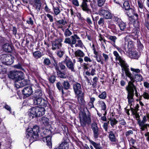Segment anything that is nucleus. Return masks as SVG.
<instances>
[{
	"instance_id": "72a5a7b5",
	"label": "nucleus",
	"mask_w": 149,
	"mask_h": 149,
	"mask_svg": "<svg viewBox=\"0 0 149 149\" xmlns=\"http://www.w3.org/2000/svg\"><path fill=\"white\" fill-rule=\"evenodd\" d=\"M117 39V38L116 36H112V42H113V43L112 44V45L114 47H115L118 50V51L119 52H121V49L119 48V47H117L116 46L115 44V42H116V40Z\"/></svg>"
},
{
	"instance_id": "4c0bfd02",
	"label": "nucleus",
	"mask_w": 149,
	"mask_h": 149,
	"mask_svg": "<svg viewBox=\"0 0 149 149\" xmlns=\"http://www.w3.org/2000/svg\"><path fill=\"white\" fill-rule=\"evenodd\" d=\"M123 8L125 10H128L130 8V4L128 1H126L124 2L123 4Z\"/></svg>"
},
{
	"instance_id": "603ef678",
	"label": "nucleus",
	"mask_w": 149,
	"mask_h": 149,
	"mask_svg": "<svg viewBox=\"0 0 149 149\" xmlns=\"http://www.w3.org/2000/svg\"><path fill=\"white\" fill-rule=\"evenodd\" d=\"M106 0H98L97 1L98 6L99 7H101L104 3Z\"/></svg>"
},
{
	"instance_id": "f257e3e1",
	"label": "nucleus",
	"mask_w": 149,
	"mask_h": 149,
	"mask_svg": "<svg viewBox=\"0 0 149 149\" xmlns=\"http://www.w3.org/2000/svg\"><path fill=\"white\" fill-rule=\"evenodd\" d=\"M114 55L116 57L115 59L116 60H118L119 62L118 64L122 68V70H124L126 75L129 77L131 81H132V80H133L134 83V81H141L143 79L142 76L140 74H135L134 76L132 75L130 72L128 66L126 62L120 56L119 54L116 51H114L113 52Z\"/></svg>"
},
{
	"instance_id": "7c9ffc66",
	"label": "nucleus",
	"mask_w": 149,
	"mask_h": 149,
	"mask_svg": "<svg viewBox=\"0 0 149 149\" xmlns=\"http://www.w3.org/2000/svg\"><path fill=\"white\" fill-rule=\"evenodd\" d=\"M33 54V56L36 59L40 58L42 56L41 53L38 51L34 52Z\"/></svg>"
},
{
	"instance_id": "423d86ee",
	"label": "nucleus",
	"mask_w": 149,
	"mask_h": 149,
	"mask_svg": "<svg viewBox=\"0 0 149 149\" xmlns=\"http://www.w3.org/2000/svg\"><path fill=\"white\" fill-rule=\"evenodd\" d=\"M33 103L35 105H40L45 107H47V102L41 97H34L33 98Z\"/></svg>"
},
{
	"instance_id": "393cba45",
	"label": "nucleus",
	"mask_w": 149,
	"mask_h": 149,
	"mask_svg": "<svg viewBox=\"0 0 149 149\" xmlns=\"http://www.w3.org/2000/svg\"><path fill=\"white\" fill-rule=\"evenodd\" d=\"M126 13L129 17H131L134 14V10L132 8H130L128 10H126Z\"/></svg>"
},
{
	"instance_id": "49530a36",
	"label": "nucleus",
	"mask_w": 149,
	"mask_h": 149,
	"mask_svg": "<svg viewBox=\"0 0 149 149\" xmlns=\"http://www.w3.org/2000/svg\"><path fill=\"white\" fill-rule=\"evenodd\" d=\"M98 24L100 26H103L104 25V19L103 18H100L98 22Z\"/></svg>"
},
{
	"instance_id": "cd10ccee",
	"label": "nucleus",
	"mask_w": 149,
	"mask_h": 149,
	"mask_svg": "<svg viewBox=\"0 0 149 149\" xmlns=\"http://www.w3.org/2000/svg\"><path fill=\"white\" fill-rule=\"evenodd\" d=\"M57 74L58 77L65 79L67 78V75L64 73L62 72L61 70L57 72Z\"/></svg>"
},
{
	"instance_id": "79ce46f5",
	"label": "nucleus",
	"mask_w": 149,
	"mask_h": 149,
	"mask_svg": "<svg viewBox=\"0 0 149 149\" xmlns=\"http://www.w3.org/2000/svg\"><path fill=\"white\" fill-rule=\"evenodd\" d=\"M65 36L66 37L72 35V32L70 31L68 28L67 29L64 33Z\"/></svg>"
},
{
	"instance_id": "bb28decb",
	"label": "nucleus",
	"mask_w": 149,
	"mask_h": 149,
	"mask_svg": "<svg viewBox=\"0 0 149 149\" xmlns=\"http://www.w3.org/2000/svg\"><path fill=\"white\" fill-rule=\"evenodd\" d=\"M90 142L96 149H103L100 143H96L92 140H90Z\"/></svg>"
},
{
	"instance_id": "ea45409f",
	"label": "nucleus",
	"mask_w": 149,
	"mask_h": 149,
	"mask_svg": "<svg viewBox=\"0 0 149 149\" xmlns=\"http://www.w3.org/2000/svg\"><path fill=\"white\" fill-rule=\"evenodd\" d=\"M43 63L44 65H49L51 63V62L49 58H46L43 60Z\"/></svg>"
},
{
	"instance_id": "39448f33",
	"label": "nucleus",
	"mask_w": 149,
	"mask_h": 149,
	"mask_svg": "<svg viewBox=\"0 0 149 149\" xmlns=\"http://www.w3.org/2000/svg\"><path fill=\"white\" fill-rule=\"evenodd\" d=\"M14 58L10 54H4L1 57L2 63L6 65H11L14 62Z\"/></svg>"
},
{
	"instance_id": "774afa93",
	"label": "nucleus",
	"mask_w": 149,
	"mask_h": 149,
	"mask_svg": "<svg viewBox=\"0 0 149 149\" xmlns=\"http://www.w3.org/2000/svg\"><path fill=\"white\" fill-rule=\"evenodd\" d=\"M143 96L144 98L149 100V95L148 93L146 92H144L143 93Z\"/></svg>"
},
{
	"instance_id": "c03bdc74",
	"label": "nucleus",
	"mask_w": 149,
	"mask_h": 149,
	"mask_svg": "<svg viewBox=\"0 0 149 149\" xmlns=\"http://www.w3.org/2000/svg\"><path fill=\"white\" fill-rule=\"evenodd\" d=\"M64 62H65L64 61H62L61 62L59 63H58V65L60 67L61 70H62L67 69L65 66L63 64V63Z\"/></svg>"
},
{
	"instance_id": "e2e57ef3",
	"label": "nucleus",
	"mask_w": 149,
	"mask_h": 149,
	"mask_svg": "<svg viewBox=\"0 0 149 149\" xmlns=\"http://www.w3.org/2000/svg\"><path fill=\"white\" fill-rule=\"evenodd\" d=\"M107 10H104L101 9L99 11V14L100 15H103L104 16Z\"/></svg>"
},
{
	"instance_id": "c9c22d12",
	"label": "nucleus",
	"mask_w": 149,
	"mask_h": 149,
	"mask_svg": "<svg viewBox=\"0 0 149 149\" xmlns=\"http://www.w3.org/2000/svg\"><path fill=\"white\" fill-rule=\"evenodd\" d=\"M118 24L120 28V29L123 31L126 28V25L125 23L121 21Z\"/></svg>"
},
{
	"instance_id": "c756f323",
	"label": "nucleus",
	"mask_w": 149,
	"mask_h": 149,
	"mask_svg": "<svg viewBox=\"0 0 149 149\" xmlns=\"http://www.w3.org/2000/svg\"><path fill=\"white\" fill-rule=\"evenodd\" d=\"M63 85V88L65 90H68L70 87V84L68 81H64Z\"/></svg>"
},
{
	"instance_id": "dca6fc26",
	"label": "nucleus",
	"mask_w": 149,
	"mask_h": 149,
	"mask_svg": "<svg viewBox=\"0 0 149 149\" xmlns=\"http://www.w3.org/2000/svg\"><path fill=\"white\" fill-rule=\"evenodd\" d=\"M53 50H55L57 49H59L61 47V43L58 40H55L52 43Z\"/></svg>"
},
{
	"instance_id": "9b49d317",
	"label": "nucleus",
	"mask_w": 149,
	"mask_h": 149,
	"mask_svg": "<svg viewBox=\"0 0 149 149\" xmlns=\"http://www.w3.org/2000/svg\"><path fill=\"white\" fill-rule=\"evenodd\" d=\"M82 1L81 4L80 6L82 10L88 14L91 13V10L89 8L87 3L88 0H82Z\"/></svg>"
},
{
	"instance_id": "c85d7f7f",
	"label": "nucleus",
	"mask_w": 149,
	"mask_h": 149,
	"mask_svg": "<svg viewBox=\"0 0 149 149\" xmlns=\"http://www.w3.org/2000/svg\"><path fill=\"white\" fill-rule=\"evenodd\" d=\"M17 80H22L24 79V73L19 71H17Z\"/></svg>"
},
{
	"instance_id": "b1692460",
	"label": "nucleus",
	"mask_w": 149,
	"mask_h": 149,
	"mask_svg": "<svg viewBox=\"0 0 149 149\" xmlns=\"http://www.w3.org/2000/svg\"><path fill=\"white\" fill-rule=\"evenodd\" d=\"M77 100L79 104L83 106H84L86 104V102L83 98L84 97H81L80 95H78Z\"/></svg>"
},
{
	"instance_id": "473e14b6",
	"label": "nucleus",
	"mask_w": 149,
	"mask_h": 149,
	"mask_svg": "<svg viewBox=\"0 0 149 149\" xmlns=\"http://www.w3.org/2000/svg\"><path fill=\"white\" fill-rule=\"evenodd\" d=\"M138 3L139 7L140 8L139 9V11L140 12H142L144 10V7L142 3L139 1H138Z\"/></svg>"
},
{
	"instance_id": "5fc2aeb1",
	"label": "nucleus",
	"mask_w": 149,
	"mask_h": 149,
	"mask_svg": "<svg viewBox=\"0 0 149 149\" xmlns=\"http://www.w3.org/2000/svg\"><path fill=\"white\" fill-rule=\"evenodd\" d=\"M89 71H90L91 75L93 76L96 74V70L95 67H92L91 69L89 70Z\"/></svg>"
},
{
	"instance_id": "6ab92c4d",
	"label": "nucleus",
	"mask_w": 149,
	"mask_h": 149,
	"mask_svg": "<svg viewBox=\"0 0 149 149\" xmlns=\"http://www.w3.org/2000/svg\"><path fill=\"white\" fill-rule=\"evenodd\" d=\"M42 140L43 141H46L47 143V145L49 146V147L51 146L52 143L51 141V137L50 136H48L46 137H44L42 138Z\"/></svg>"
},
{
	"instance_id": "7ed1b4c3",
	"label": "nucleus",
	"mask_w": 149,
	"mask_h": 149,
	"mask_svg": "<svg viewBox=\"0 0 149 149\" xmlns=\"http://www.w3.org/2000/svg\"><path fill=\"white\" fill-rule=\"evenodd\" d=\"M39 132V128L38 126L35 125L33 126L32 129H27L26 132V136L28 138H30V140L33 141L38 138V133Z\"/></svg>"
},
{
	"instance_id": "f3484780",
	"label": "nucleus",
	"mask_w": 149,
	"mask_h": 149,
	"mask_svg": "<svg viewBox=\"0 0 149 149\" xmlns=\"http://www.w3.org/2000/svg\"><path fill=\"white\" fill-rule=\"evenodd\" d=\"M3 49L5 52H10L12 51L13 47L11 45L8 43H6L3 45Z\"/></svg>"
},
{
	"instance_id": "58836bf2",
	"label": "nucleus",
	"mask_w": 149,
	"mask_h": 149,
	"mask_svg": "<svg viewBox=\"0 0 149 149\" xmlns=\"http://www.w3.org/2000/svg\"><path fill=\"white\" fill-rule=\"evenodd\" d=\"M53 9L54 14L57 15H58L60 12V11L59 8L57 7H53Z\"/></svg>"
},
{
	"instance_id": "bf43d9fd",
	"label": "nucleus",
	"mask_w": 149,
	"mask_h": 149,
	"mask_svg": "<svg viewBox=\"0 0 149 149\" xmlns=\"http://www.w3.org/2000/svg\"><path fill=\"white\" fill-rule=\"evenodd\" d=\"M57 23L60 24H62L63 25H65L66 24V21L63 19H62L57 21Z\"/></svg>"
},
{
	"instance_id": "69168bd1",
	"label": "nucleus",
	"mask_w": 149,
	"mask_h": 149,
	"mask_svg": "<svg viewBox=\"0 0 149 149\" xmlns=\"http://www.w3.org/2000/svg\"><path fill=\"white\" fill-rule=\"evenodd\" d=\"M56 86L59 90H61L63 88V87L61 86V84L59 82H58L56 83Z\"/></svg>"
},
{
	"instance_id": "f704fd0d",
	"label": "nucleus",
	"mask_w": 149,
	"mask_h": 149,
	"mask_svg": "<svg viewBox=\"0 0 149 149\" xmlns=\"http://www.w3.org/2000/svg\"><path fill=\"white\" fill-rule=\"evenodd\" d=\"M42 95V91L40 90H37L35 91L34 97H41Z\"/></svg>"
},
{
	"instance_id": "680f3d73",
	"label": "nucleus",
	"mask_w": 149,
	"mask_h": 149,
	"mask_svg": "<svg viewBox=\"0 0 149 149\" xmlns=\"http://www.w3.org/2000/svg\"><path fill=\"white\" fill-rule=\"evenodd\" d=\"M118 29L116 28L114 25L112 24V32L114 33H117L118 32Z\"/></svg>"
},
{
	"instance_id": "13d9d810",
	"label": "nucleus",
	"mask_w": 149,
	"mask_h": 149,
	"mask_svg": "<svg viewBox=\"0 0 149 149\" xmlns=\"http://www.w3.org/2000/svg\"><path fill=\"white\" fill-rule=\"evenodd\" d=\"M64 54V52L61 50H59L57 52V54L60 58L62 57Z\"/></svg>"
},
{
	"instance_id": "5701e85b",
	"label": "nucleus",
	"mask_w": 149,
	"mask_h": 149,
	"mask_svg": "<svg viewBox=\"0 0 149 149\" xmlns=\"http://www.w3.org/2000/svg\"><path fill=\"white\" fill-rule=\"evenodd\" d=\"M40 121L45 125L46 126H49V120L47 117H42Z\"/></svg>"
},
{
	"instance_id": "6e6d98bb",
	"label": "nucleus",
	"mask_w": 149,
	"mask_h": 149,
	"mask_svg": "<svg viewBox=\"0 0 149 149\" xmlns=\"http://www.w3.org/2000/svg\"><path fill=\"white\" fill-rule=\"evenodd\" d=\"M137 46L138 48L140 50H141L143 48V45L141 43L139 40H137Z\"/></svg>"
},
{
	"instance_id": "0e129e2a",
	"label": "nucleus",
	"mask_w": 149,
	"mask_h": 149,
	"mask_svg": "<svg viewBox=\"0 0 149 149\" xmlns=\"http://www.w3.org/2000/svg\"><path fill=\"white\" fill-rule=\"evenodd\" d=\"M26 22L28 24L31 25L33 24V21L31 17H29Z\"/></svg>"
},
{
	"instance_id": "37998d69",
	"label": "nucleus",
	"mask_w": 149,
	"mask_h": 149,
	"mask_svg": "<svg viewBox=\"0 0 149 149\" xmlns=\"http://www.w3.org/2000/svg\"><path fill=\"white\" fill-rule=\"evenodd\" d=\"M98 97L102 99H105L107 97V94L105 92H103L101 94H99Z\"/></svg>"
},
{
	"instance_id": "9d476101",
	"label": "nucleus",
	"mask_w": 149,
	"mask_h": 149,
	"mask_svg": "<svg viewBox=\"0 0 149 149\" xmlns=\"http://www.w3.org/2000/svg\"><path fill=\"white\" fill-rule=\"evenodd\" d=\"M22 92L25 98L29 97L33 92L32 86H29L25 87L22 90Z\"/></svg>"
},
{
	"instance_id": "e433bc0d",
	"label": "nucleus",
	"mask_w": 149,
	"mask_h": 149,
	"mask_svg": "<svg viewBox=\"0 0 149 149\" xmlns=\"http://www.w3.org/2000/svg\"><path fill=\"white\" fill-rule=\"evenodd\" d=\"M112 142H114V143H112V145H113V144H114V145H116V147H118V141L116 139V138H115V136L113 134H112Z\"/></svg>"
},
{
	"instance_id": "ddd939ff",
	"label": "nucleus",
	"mask_w": 149,
	"mask_h": 149,
	"mask_svg": "<svg viewBox=\"0 0 149 149\" xmlns=\"http://www.w3.org/2000/svg\"><path fill=\"white\" fill-rule=\"evenodd\" d=\"M29 83V81L27 79L19 80L15 82V86L17 88L23 87Z\"/></svg>"
},
{
	"instance_id": "2f4dec72",
	"label": "nucleus",
	"mask_w": 149,
	"mask_h": 149,
	"mask_svg": "<svg viewBox=\"0 0 149 149\" xmlns=\"http://www.w3.org/2000/svg\"><path fill=\"white\" fill-rule=\"evenodd\" d=\"M95 58L96 61L101 64H103V59L101 55H97L94 56Z\"/></svg>"
},
{
	"instance_id": "a211bd4d",
	"label": "nucleus",
	"mask_w": 149,
	"mask_h": 149,
	"mask_svg": "<svg viewBox=\"0 0 149 149\" xmlns=\"http://www.w3.org/2000/svg\"><path fill=\"white\" fill-rule=\"evenodd\" d=\"M17 71H10L8 77L10 78L13 79L15 82V81H17Z\"/></svg>"
},
{
	"instance_id": "4d7b16f0",
	"label": "nucleus",
	"mask_w": 149,
	"mask_h": 149,
	"mask_svg": "<svg viewBox=\"0 0 149 149\" xmlns=\"http://www.w3.org/2000/svg\"><path fill=\"white\" fill-rule=\"evenodd\" d=\"M100 104L101 105V107L102 109L103 110L105 111L106 109V107L105 103L103 102H100Z\"/></svg>"
},
{
	"instance_id": "f03ea898",
	"label": "nucleus",
	"mask_w": 149,
	"mask_h": 149,
	"mask_svg": "<svg viewBox=\"0 0 149 149\" xmlns=\"http://www.w3.org/2000/svg\"><path fill=\"white\" fill-rule=\"evenodd\" d=\"M132 81H129L127 86L126 87L125 89L128 93L127 99L128 100V104L130 106L132 105V103L134 101L133 97L134 95V91L136 96H138L136 86L134 84L133 80Z\"/></svg>"
},
{
	"instance_id": "0eeeda50",
	"label": "nucleus",
	"mask_w": 149,
	"mask_h": 149,
	"mask_svg": "<svg viewBox=\"0 0 149 149\" xmlns=\"http://www.w3.org/2000/svg\"><path fill=\"white\" fill-rule=\"evenodd\" d=\"M71 40L69 38H66L64 41V42L69 44L72 47H74V45L77 42V39H79L80 38L77 35L75 34L71 36Z\"/></svg>"
},
{
	"instance_id": "864d4df0",
	"label": "nucleus",
	"mask_w": 149,
	"mask_h": 149,
	"mask_svg": "<svg viewBox=\"0 0 149 149\" xmlns=\"http://www.w3.org/2000/svg\"><path fill=\"white\" fill-rule=\"evenodd\" d=\"M134 44V42L132 40L129 41L127 44V47L128 48L130 49L133 46Z\"/></svg>"
},
{
	"instance_id": "052dcab7",
	"label": "nucleus",
	"mask_w": 149,
	"mask_h": 149,
	"mask_svg": "<svg viewBox=\"0 0 149 149\" xmlns=\"http://www.w3.org/2000/svg\"><path fill=\"white\" fill-rule=\"evenodd\" d=\"M131 70L133 71V74H134V72L138 73L140 72V70L139 69H135L132 68H131Z\"/></svg>"
},
{
	"instance_id": "a18cd8bd",
	"label": "nucleus",
	"mask_w": 149,
	"mask_h": 149,
	"mask_svg": "<svg viewBox=\"0 0 149 149\" xmlns=\"http://www.w3.org/2000/svg\"><path fill=\"white\" fill-rule=\"evenodd\" d=\"M130 109L132 112H137V111L139 110L138 108L139 107V104H136V106L134 108H133L131 107L132 106H130Z\"/></svg>"
},
{
	"instance_id": "a19ab883",
	"label": "nucleus",
	"mask_w": 149,
	"mask_h": 149,
	"mask_svg": "<svg viewBox=\"0 0 149 149\" xmlns=\"http://www.w3.org/2000/svg\"><path fill=\"white\" fill-rule=\"evenodd\" d=\"M78 40L77 41V43H75V47H82L83 45V43L79 39H77Z\"/></svg>"
},
{
	"instance_id": "338daca9",
	"label": "nucleus",
	"mask_w": 149,
	"mask_h": 149,
	"mask_svg": "<svg viewBox=\"0 0 149 149\" xmlns=\"http://www.w3.org/2000/svg\"><path fill=\"white\" fill-rule=\"evenodd\" d=\"M72 3L76 6H79V3L78 0H72Z\"/></svg>"
},
{
	"instance_id": "09e8293b",
	"label": "nucleus",
	"mask_w": 149,
	"mask_h": 149,
	"mask_svg": "<svg viewBox=\"0 0 149 149\" xmlns=\"http://www.w3.org/2000/svg\"><path fill=\"white\" fill-rule=\"evenodd\" d=\"M94 105L93 104V103L92 102H89L87 104V107H86V109L87 110L88 112V113H89V112L88 110V108L89 109H91L92 108H94Z\"/></svg>"
},
{
	"instance_id": "8fccbe9b",
	"label": "nucleus",
	"mask_w": 149,
	"mask_h": 149,
	"mask_svg": "<svg viewBox=\"0 0 149 149\" xmlns=\"http://www.w3.org/2000/svg\"><path fill=\"white\" fill-rule=\"evenodd\" d=\"M49 80L51 83H54L56 80L55 77L54 75L51 76L49 78Z\"/></svg>"
},
{
	"instance_id": "4be33fe9",
	"label": "nucleus",
	"mask_w": 149,
	"mask_h": 149,
	"mask_svg": "<svg viewBox=\"0 0 149 149\" xmlns=\"http://www.w3.org/2000/svg\"><path fill=\"white\" fill-rule=\"evenodd\" d=\"M44 107H38L37 111H38V112L37 114L38 115V116H41L45 114V110Z\"/></svg>"
},
{
	"instance_id": "4468645a",
	"label": "nucleus",
	"mask_w": 149,
	"mask_h": 149,
	"mask_svg": "<svg viewBox=\"0 0 149 149\" xmlns=\"http://www.w3.org/2000/svg\"><path fill=\"white\" fill-rule=\"evenodd\" d=\"M37 110H38V107H32L29 110V115L30 118H33L38 116V115L37 114L38 112L37 111Z\"/></svg>"
},
{
	"instance_id": "f8f14e48",
	"label": "nucleus",
	"mask_w": 149,
	"mask_h": 149,
	"mask_svg": "<svg viewBox=\"0 0 149 149\" xmlns=\"http://www.w3.org/2000/svg\"><path fill=\"white\" fill-rule=\"evenodd\" d=\"M91 127L93 132V135L95 139H97L98 137L99 134V129L97 123H93L91 125Z\"/></svg>"
},
{
	"instance_id": "a878e982",
	"label": "nucleus",
	"mask_w": 149,
	"mask_h": 149,
	"mask_svg": "<svg viewBox=\"0 0 149 149\" xmlns=\"http://www.w3.org/2000/svg\"><path fill=\"white\" fill-rule=\"evenodd\" d=\"M130 56L132 58L137 59L139 57V55L136 51H132L130 54Z\"/></svg>"
},
{
	"instance_id": "1a4fd4ad",
	"label": "nucleus",
	"mask_w": 149,
	"mask_h": 149,
	"mask_svg": "<svg viewBox=\"0 0 149 149\" xmlns=\"http://www.w3.org/2000/svg\"><path fill=\"white\" fill-rule=\"evenodd\" d=\"M73 88L76 95L81 96V97H84V94L82 92L81 85L79 83H77L74 84Z\"/></svg>"
},
{
	"instance_id": "20e7f679",
	"label": "nucleus",
	"mask_w": 149,
	"mask_h": 149,
	"mask_svg": "<svg viewBox=\"0 0 149 149\" xmlns=\"http://www.w3.org/2000/svg\"><path fill=\"white\" fill-rule=\"evenodd\" d=\"M80 121L81 125L85 126L86 123L89 124L91 122V119L90 116L88 115H86V113L84 112H81L79 113Z\"/></svg>"
},
{
	"instance_id": "6e6552de",
	"label": "nucleus",
	"mask_w": 149,
	"mask_h": 149,
	"mask_svg": "<svg viewBox=\"0 0 149 149\" xmlns=\"http://www.w3.org/2000/svg\"><path fill=\"white\" fill-rule=\"evenodd\" d=\"M64 62L67 66V67L72 72H75L74 69L75 63H73L71 59L68 56H66L64 60Z\"/></svg>"
},
{
	"instance_id": "aec40b11",
	"label": "nucleus",
	"mask_w": 149,
	"mask_h": 149,
	"mask_svg": "<svg viewBox=\"0 0 149 149\" xmlns=\"http://www.w3.org/2000/svg\"><path fill=\"white\" fill-rule=\"evenodd\" d=\"M74 54L75 56L77 58L83 57L85 56L84 52L80 49H77L76 51L74 53Z\"/></svg>"
},
{
	"instance_id": "2eb2a0df",
	"label": "nucleus",
	"mask_w": 149,
	"mask_h": 149,
	"mask_svg": "<svg viewBox=\"0 0 149 149\" xmlns=\"http://www.w3.org/2000/svg\"><path fill=\"white\" fill-rule=\"evenodd\" d=\"M139 34V31L138 30L136 29H134L130 35L129 36H127L125 37V40H126V39H128L129 36L130 37L136 40L138 38Z\"/></svg>"
},
{
	"instance_id": "412c9836",
	"label": "nucleus",
	"mask_w": 149,
	"mask_h": 149,
	"mask_svg": "<svg viewBox=\"0 0 149 149\" xmlns=\"http://www.w3.org/2000/svg\"><path fill=\"white\" fill-rule=\"evenodd\" d=\"M68 144L67 142L62 143L58 147L54 149H68Z\"/></svg>"
},
{
	"instance_id": "3c124183",
	"label": "nucleus",
	"mask_w": 149,
	"mask_h": 149,
	"mask_svg": "<svg viewBox=\"0 0 149 149\" xmlns=\"http://www.w3.org/2000/svg\"><path fill=\"white\" fill-rule=\"evenodd\" d=\"M112 18H113V21L115 22L116 24H118L121 21V19H119L117 17L112 16Z\"/></svg>"
},
{
	"instance_id": "de8ad7c7",
	"label": "nucleus",
	"mask_w": 149,
	"mask_h": 149,
	"mask_svg": "<svg viewBox=\"0 0 149 149\" xmlns=\"http://www.w3.org/2000/svg\"><path fill=\"white\" fill-rule=\"evenodd\" d=\"M104 16L106 19H111L112 17L111 13H109L107 10L104 15Z\"/></svg>"
}]
</instances>
